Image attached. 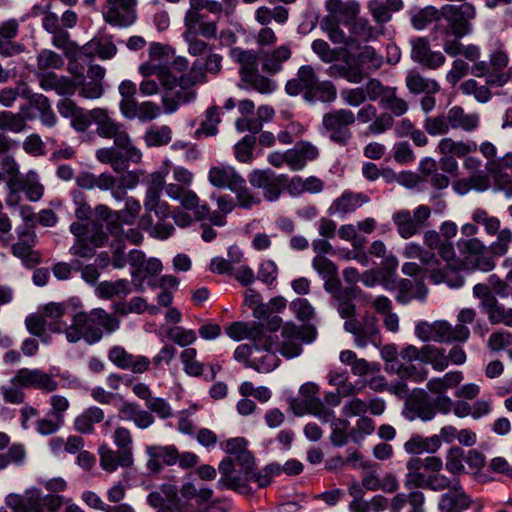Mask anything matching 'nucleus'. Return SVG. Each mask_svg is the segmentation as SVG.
Segmentation results:
<instances>
[{
  "mask_svg": "<svg viewBox=\"0 0 512 512\" xmlns=\"http://www.w3.org/2000/svg\"><path fill=\"white\" fill-rule=\"evenodd\" d=\"M119 326L118 318L102 308H95L90 312L74 314L69 327L65 329L57 325L52 329L58 334H64L69 343H77L83 339L91 345L103 338V330L110 334L118 330Z\"/></svg>",
  "mask_w": 512,
  "mask_h": 512,
  "instance_id": "nucleus-1",
  "label": "nucleus"
},
{
  "mask_svg": "<svg viewBox=\"0 0 512 512\" xmlns=\"http://www.w3.org/2000/svg\"><path fill=\"white\" fill-rule=\"evenodd\" d=\"M223 57L214 52H210L203 65L200 61L193 62L190 72L180 76V89L173 95L165 94L161 98L165 114H172L179 109L181 104H187L194 101L197 92L194 86L206 84L208 82L207 73L217 75L222 70Z\"/></svg>",
  "mask_w": 512,
  "mask_h": 512,
  "instance_id": "nucleus-2",
  "label": "nucleus"
},
{
  "mask_svg": "<svg viewBox=\"0 0 512 512\" xmlns=\"http://www.w3.org/2000/svg\"><path fill=\"white\" fill-rule=\"evenodd\" d=\"M174 183L165 186L166 195L179 203L186 211H193L196 220H203L210 216V208L207 204H201L197 193L190 189L194 180V174L185 167L173 168Z\"/></svg>",
  "mask_w": 512,
  "mask_h": 512,
  "instance_id": "nucleus-3",
  "label": "nucleus"
},
{
  "mask_svg": "<svg viewBox=\"0 0 512 512\" xmlns=\"http://www.w3.org/2000/svg\"><path fill=\"white\" fill-rule=\"evenodd\" d=\"M320 27L334 44H344L348 53L359 49L361 43L374 40L383 34L381 26H372L367 19L362 18L351 23L348 37L330 18H323Z\"/></svg>",
  "mask_w": 512,
  "mask_h": 512,
  "instance_id": "nucleus-4",
  "label": "nucleus"
},
{
  "mask_svg": "<svg viewBox=\"0 0 512 512\" xmlns=\"http://www.w3.org/2000/svg\"><path fill=\"white\" fill-rule=\"evenodd\" d=\"M139 73L142 81L139 84V92L144 97L159 94L160 87H163L165 94L173 95L172 92L176 86L180 87V77L173 74L171 69L164 64L155 63L154 61H146L139 65Z\"/></svg>",
  "mask_w": 512,
  "mask_h": 512,
  "instance_id": "nucleus-5",
  "label": "nucleus"
},
{
  "mask_svg": "<svg viewBox=\"0 0 512 512\" xmlns=\"http://www.w3.org/2000/svg\"><path fill=\"white\" fill-rule=\"evenodd\" d=\"M57 108L63 117L71 118V126L77 132L87 131L91 124L95 123L97 125V134L99 135L100 128L104 126L109 116L105 108L84 110L69 99L59 101Z\"/></svg>",
  "mask_w": 512,
  "mask_h": 512,
  "instance_id": "nucleus-6",
  "label": "nucleus"
},
{
  "mask_svg": "<svg viewBox=\"0 0 512 512\" xmlns=\"http://www.w3.org/2000/svg\"><path fill=\"white\" fill-rule=\"evenodd\" d=\"M476 8L469 2L461 5L446 4L440 9V18L447 21L453 36L462 38L473 31L471 21L476 18Z\"/></svg>",
  "mask_w": 512,
  "mask_h": 512,
  "instance_id": "nucleus-7",
  "label": "nucleus"
},
{
  "mask_svg": "<svg viewBox=\"0 0 512 512\" xmlns=\"http://www.w3.org/2000/svg\"><path fill=\"white\" fill-rule=\"evenodd\" d=\"M355 123V114L345 108L326 113L322 118V127L329 132V138L341 145H346L352 137L349 129Z\"/></svg>",
  "mask_w": 512,
  "mask_h": 512,
  "instance_id": "nucleus-8",
  "label": "nucleus"
},
{
  "mask_svg": "<svg viewBox=\"0 0 512 512\" xmlns=\"http://www.w3.org/2000/svg\"><path fill=\"white\" fill-rule=\"evenodd\" d=\"M430 215L431 208L429 206L419 205L415 208L413 214L407 209L397 211L393 214L392 221L399 236L403 239H409L425 226Z\"/></svg>",
  "mask_w": 512,
  "mask_h": 512,
  "instance_id": "nucleus-9",
  "label": "nucleus"
},
{
  "mask_svg": "<svg viewBox=\"0 0 512 512\" xmlns=\"http://www.w3.org/2000/svg\"><path fill=\"white\" fill-rule=\"evenodd\" d=\"M99 136L113 138L115 146L119 149L118 151L123 153L128 162L137 164L141 161L142 153L132 144L123 124L116 122L110 116H108L104 126L100 128Z\"/></svg>",
  "mask_w": 512,
  "mask_h": 512,
  "instance_id": "nucleus-10",
  "label": "nucleus"
},
{
  "mask_svg": "<svg viewBox=\"0 0 512 512\" xmlns=\"http://www.w3.org/2000/svg\"><path fill=\"white\" fill-rule=\"evenodd\" d=\"M313 330L297 327L293 323H286L281 330V343L276 344V350L288 359L299 356L302 352V342H311L314 339Z\"/></svg>",
  "mask_w": 512,
  "mask_h": 512,
  "instance_id": "nucleus-11",
  "label": "nucleus"
},
{
  "mask_svg": "<svg viewBox=\"0 0 512 512\" xmlns=\"http://www.w3.org/2000/svg\"><path fill=\"white\" fill-rule=\"evenodd\" d=\"M344 330L354 335L355 345L359 348L366 347L369 343L378 346L379 327L377 318L374 316H364L362 321L350 319L344 322Z\"/></svg>",
  "mask_w": 512,
  "mask_h": 512,
  "instance_id": "nucleus-12",
  "label": "nucleus"
},
{
  "mask_svg": "<svg viewBox=\"0 0 512 512\" xmlns=\"http://www.w3.org/2000/svg\"><path fill=\"white\" fill-rule=\"evenodd\" d=\"M221 477L218 480L219 487L234 490L242 495L252 494L249 486V477L243 473V468L236 467L232 458L223 459L218 466Z\"/></svg>",
  "mask_w": 512,
  "mask_h": 512,
  "instance_id": "nucleus-13",
  "label": "nucleus"
},
{
  "mask_svg": "<svg viewBox=\"0 0 512 512\" xmlns=\"http://www.w3.org/2000/svg\"><path fill=\"white\" fill-rule=\"evenodd\" d=\"M319 83L314 68L303 65L298 69L296 78L286 83L285 90L290 96H297L303 92L304 100L310 104L315 103V87Z\"/></svg>",
  "mask_w": 512,
  "mask_h": 512,
  "instance_id": "nucleus-14",
  "label": "nucleus"
},
{
  "mask_svg": "<svg viewBox=\"0 0 512 512\" xmlns=\"http://www.w3.org/2000/svg\"><path fill=\"white\" fill-rule=\"evenodd\" d=\"M225 332L227 336L234 341L250 339L257 352H260L261 347H266L271 344V335L266 334L263 326L259 323L250 325L245 322L236 321L227 326Z\"/></svg>",
  "mask_w": 512,
  "mask_h": 512,
  "instance_id": "nucleus-15",
  "label": "nucleus"
},
{
  "mask_svg": "<svg viewBox=\"0 0 512 512\" xmlns=\"http://www.w3.org/2000/svg\"><path fill=\"white\" fill-rule=\"evenodd\" d=\"M11 382L19 384L22 388H35L50 393L58 388V382L51 374L41 369L21 368L11 378Z\"/></svg>",
  "mask_w": 512,
  "mask_h": 512,
  "instance_id": "nucleus-16",
  "label": "nucleus"
},
{
  "mask_svg": "<svg viewBox=\"0 0 512 512\" xmlns=\"http://www.w3.org/2000/svg\"><path fill=\"white\" fill-rule=\"evenodd\" d=\"M250 184L263 190V195L268 201H276L286 182L284 175H276L271 170H254L248 176Z\"/></svg>",
  "mask_w": 512,
  "mask_h": 512,
  "instance_id": "nucleus-17",
  "label": "nucleus"
},
{
  "mask_svg": "<svg viewBox=\"0 0 512 512\" xmlns=\"http://www.w3.org/2000/svg\"><path fill=\"white\" fill-rule=\"evenodd\" d=\"M103 10L105 21L119 27L131 26L136 20V0H106Z\"/></svg>",
  "mask_w": 512,
  "mask_h": 512,
  "instance_id": "nucleus-18",
  "label": "nucleus"
},
{
  "mask_svg": "<svg viewBox=\"0 0 512 512\" xmlns=\"http://www.w3.org/2000/svg\"><path fill=\"white\" fill-rule=\"evenodd\" d=\"M360 124H368L367 131L371 135H380L390 130L394 125V119L388 112L378 114L377 108L372 104L363 105L355 115V121Z\"/></svg>",
  "mask_w": 512,
  "mask_h": 512,
  "instance_id": "nucleus-19",
  "label": "nucleus"
},
{
  "mask_svg": "<svg viewBox=\"0 0 512 512\" xmlns=\"http://www.w3.org/2000/svg\"><path fill=\"white\" fill-rule=\"evenodd\" d=\"M63 503L62 496H44L40 489L30 488L24 492L22 512H57Z\"/></svg>",
  "mask_w": 512,
  "mask_h": 512,
  "instance_id": "nucleus-20",
  "label": "nucleus"
},
{
  "mask_svg": "<svg viewBox=\"0 0 512 512\" xmlns=\"http://www.w3.org/2000/svg\"><path fill=\"white\" fill-rule=\"evenodd\" d=\"M473 504L477 505V509L482 508L481 504L475 502L460 486L459 482L444 493L439 500L438 506L442 512H465Z\"/></svg>",
  "mask_w": 512,
  "mask_h": 512,
  "instance_id": "nucleus-21",
  "label": "nucleus"
},
{
  "mask_svg": "<svg viewBox=\"0 0 512 512\" xmlns=\"http://www.w3.org/2000/svg\"><path fill=\"white\" fill-rule=\"evenodd\" d=\"M415 335L424 342L449 343L455 341L452 325L445 320H437L433 323L421 321L415 327Z\"/></svg>",
  "mask_w": 512,
  "mask_h": 512,
  "instance_id": "nucleus-22",
  "label": "nucleus"
},
{
  "mask_svg": "<svg viewBox=\"0 0 512 512\" xmlns=\"http://www.w3.org/2000/svg\"><path fill=\"white\" fill-rule=\"evenodd\" d=\"M105 69L100 65H91L87 72V78L83 77L76 84V90L81 97L89 100L99 99L103 93V79Z\"/></svg>",
  "mask_w": 512,
  "mask_h": 512,
  "instance_id": "nucleus-23",
  "label": "nucleus"
},
{
  "mask_svg": "<svg viewBox=\"0 0 512 512\" xmlns=\"http://www.w3.org/2000/svg\"><path fill=\"white\" fill-rule=\"evenodd\" d=\"M109 360L121 369L143 373L150 366V359L143 355H133L121 346H113L108 352Z\"/></svg>",
  "mask_w": 512,
  "mask_h": 512,
  "instance_id": "nucleus-24",
  "label": "nucleus"
},
{
  "mask_svg": "<svg viewBox=\"0 0 512 512\" xmlns=\"http://www.w3.org/2000/svg\"><path fill=\"white\" fill-rule=\"evenodd\" d=\"M411 58L429 69H436L445 63V56L439 51H432L429 42L424 38L411 41Z\"/></svg>",
  "mask_w": 512,
  "mask_h": 512,
  "instance_id": "nucleus-25",
  "label": "nucleus"
},
{
  "mask_svg": "<svg viewBox=\"0 0 512 512\" xmlns=\"http://www.w3.org/2000/svg\"><path fill=\"white\" fill-rule=\"evenodd\" d=\"M326 9L329 15L325 18L332 19L333 22L342 24L352 23L360 11V5L355 0H327Z\"/></svg>",
  "mask_w": 512,
  "mask_h": 512,
  "instance_id": "nucleus-26",
  "label": "nucleus"
},
{
  "mask_svg": "<svg viewBox=\"0 0 512 512\" xmlns=\"http://www.w3.org/2000/svg\"><path fill=\"white\" fill-rule=\"evenodd\" d=\"M19 30V21L8 19L0 24V53L3 56L11 57L22 53L25 49L23 44L11 42Z\"/></svg>",
  "mask_w": 512,
  "mask_h": 512,
  "instance_id": "nucleus-27",
  "label": "nucleus"
},
{
  "mask_svg": "<svg viewBox=\"0 0 512 512\" xmlns=\"http://www.w3.org/2000/svg\"><path fill=\"white\" fill-rule=\"evenodd\" d=\"M208 180L216 188L235 189L243 182V177L236 169L229 165L211 167L208 172Z\"/></svg>",
  "mask_w": 512,
  "mask_h": 512,
  "instance_id": "nucleus-28",
  "label": "nucleus"
},
{
  "mask_svg": "<svg viewBox=\"0 0 512 512\" xmlns=\"http://www.w3.org/2000/svg\"><path fill=\"white\" fill-rule=\"evenodd\" d=\"M435 415L436 411L434 405L426 396L410 397L405 402L403 416L409 421H414L416 419L431 421Z\"/></svg>",
  "mask_w": 512,
  "mask_h": 512,
  "instance_id": "nucleus-29",
  "label": "nucleus"
},
{
  "mask_svg": "<svg viewBox=\"0 0 512 512\" xmlns=\"http://www.w3.org/2000/svg\"><path fill=\"white\" fill-rule=\"evenodd\" d=\"M319 156L318 148L310 142L301 141L288 149V166L293 171L304 169L307 162L317 159Z\"/></svg>",
  "mask_w": 512,
  "mask_h": 512,
  "instance_id": "nucleus-30",
  "label": "nucleus"
},
{
  "mask_svg": "<svg viewBox=\"0 0 512 512\" xmlns=\"http://www.w3.org/2000/svg\"><path fill=\"white\" fill-rule=\"evenodd\" d=\"M118 411L121 419L132 421L137 428L142 430L149 428L155 422L152 414L130 401H123Z\"/></svg>",
  "mask_w": 512,
  "mask_h": 512,
  "instance_id": "nucleus-31",
  "label": "nucleus"
},
{
  "mask_svg": "<svg viewBox=\"0 0 512 512\" xmlns=\"http://www.w3.org/2000/svg\"><path fill=\"white\" fill-rule=\"evenodd\" d=\"M291 57L288 45H282L273 50L262 51L260 60L262 70L269 74H276L282 70V64Z\"/></svg>",
  "mask_w": 512,
  "mask_h": 512,
  "instance_id": "nucleus-32",
  "label": "nucleus"
},
{
  "mask_svg": "<svg viewBox=\"0 0 512 512\" xmlns=\"http://www.w3.org/2000/svg\"><path fill=\"white\" fill-rule=\"evenodd\" d=\"M40 87L45 90H54L57 94L71 96L76 92V84L66 76L55 73H42L39 78Z\"/></svg>",
  "mask_w": 512,
  "mask_h": 512,
  "instance_id": "nucleus-33",
  "label": "nucleus"
},
{
  "mask_svg": "<svg viewBox=\"0 0 512 512\" xmlns=\"http://www.w3.org/2000/svg\"><path fill=\"white\" fill-rule=\"evenodd\" d=\"M133 464V455L130 449L113 451L100 449V465L107 472H114L119 466L130 467Z\"/></svg>",
  "mask_w": 512,
  "mask_h": 512,
  "instance_id": "nucleus-34",
  "label": "nucleus"
},
{
  "mask_svg": "<svg viewBox=\"0 0 512 512\" xmlns=\"http://www.w3.org/2000/svg\"><path fill=\"white\" fill-rule=\"evenodd\" d=\"M276 342L271 335V344L261 347L260 352L254 349L251 366L259 372L268 373L274 370L279 364V357L276 354Z\"/></svg>",
  "mask_w": 512,
  "mask_h": 512,
  "instance_id": "nucleus-35",
  "label": "nucleus"
},
{
  "mask_svg": "<svg viewBox=\"0 0 512 512\" xmlns=\"http://www.w3.org/2000/svg\"><path fill=\"white\" fill-rule=\"evenodd\" d=\"M456 481H452L447 476L438 473L426 476L425 474H414L413 480H406V487L428 488L434 491L451 489Z\"/></svg>",
  "mask_w": 512,
  "mask_h": 512,
  "instance_id": "nucleus-36",
  "label": "nucleus"
},
{
  "mask_svg": "<svg viewBox=\"0 0 512 512\" xmlns=\"http://www.w3.org/2000/svg\"><path fill=\"white\" fill-rule=\"evenodd\" d=\"M447 116L450 129H462L469 132L479 125V115L477 113H466L460 106L450 108Z\"/></svg>",
  "mask_w": 512,
  "mask_h": 512,
  "instance_id": "nucleus-37",
  "label": "nucleus"
},
{
  "mask_svg": "<svg viewBox=\"0 0 512 512\" xmlns=\"http://www.w3.org/2000/svg\"><path fill=\"white\" fill-rule=\"evenodd\" d=\"M104 417L105 414L101 408L91 406L74 419V430L81 434H92L94 432V425L102 422Z\"/></svg>",
  "mask_w": 512,
  "mask_h": 512,
  "instance_id": "nucleus-38",
  "label": "nucleus"
},
{
  "mask_svg": "<svg viewBox=\"0 0 512 512\" xmlns=\"http://www.w3.org/2000/svg\"><path fill=\"white\" fill-rule=\"evenodd\" d=\"M441 447V441L436 435L430 437H423L422 435H413L404 444V450L413 455H419L423 453H435Z\"/></svg>",
  "mask_w": 512,
  "mask_h": 512,
  "instance_id": "nucleus-39",
  "label": "nucleus"
},
{
  "mask_svg": "<svg viewBox=\"0 0 512 512\" xmlns=\"http://www.w3.org/2000/svg\"><path fill=\"white\" fill-rule=\"evenodd\" d=\"M231 57L240 64L239 73L243 82L258 73V59L254 51L234 48Z\"/></svg>",
  "mask_w": 512,
  "mask_h": 512,
  "instance_id": "nucleus-40",
  "label": "nucleus"
},
{
  "mask_svg": "<svg viewBox=\"0 0 512 512\" xmlns=\"http://www.w3.org/2000/svg\"><path fill=\"white\" fill-rule=\"evenodd\" d=\"M131 293L130 282L127 279L115 281H102L97 284L95 294L101 299H112L114 297L124 298Z\"/></svg>",
  "mask_w": 512,
  "mask_h": 512,
  "instance_id": "nucleus-41",
  "label": "nucleus"
},
{
  "mask_svg": "<svg viewBox=\"0 0 512 512\" xmlns=\"http://www.w3.org/2000/svg\"><path fill=\"white\" fill-rule=\"evenodd\" d=\"M406 480H413L414 474H424L421 469H425L433 474H438L443 468V461L436 456H428L424 459L413 457L406 463Z\"/></svg>",
  "mask_w": 512,
  "mask_h": 512,
  "instance_id": "nucleus-42",
  "label": "nucleus"
},
{
  "mask_svg": "<svg viewBox=\"0 0 512 512\" xmlns=\"http://www.w3.org/2000/svg\"><path fill=\"white\" fill-rule=\"evenodd\" d=\"M332 78H344L352 84H359L364 79V73L358 64L332 63L326 70Z\"/></svg>",
  "mask_w": 512,
  "mask_h": 512,
  "instance_id": "nucleus-43",
  "label": "nucleus"
},
{
  "mask_svg": "<svg viewBox=\"0 0 512 512\" xmlns=\"http://www.w3.org/2000/svg\"><path fill=\"white\" fill-rule=\"evenodd\" d=\"M406 87L413 94H435L440 90V85L435 80L426 78L414 70L407 74Z\"/></svg>",
  "mask_w": 512,
  "mask_h": 512,
  "instance_id": "nucleus-44",
  "label": "nucleus"
},
{
  "mask_svg": "<svg viewBox=\"0 0 512 512\" xmlns=\"http://www.w3.org/2000/svg\"><path fill=\"white\" fill-rule=\"evenodd\" d=\"M490 180L484 171L472 174L468 178H462L456 181L453 189L460 195H465L471 190L485 191L489 188Z\"/></svg>",
  "mask_w": 512,
  "mask_h": 512,
  "instance_id": "nucleus-45",
  "label": "nucleus"
},
{
  "mask_svg": "<svg viewBox=\"0 0 512 512\" xmlns=\"http://www.w3.org/2000/svg\"><path fill=\"white\" fill-rule=\"evenodd\" d=\"M138 226L140 229L147 231L151 237L159 240L169 238L175 230L172 224L165 223L164 220H159L154 225L153 219L149 214H144L140 217Z\"/></svg>",
  "mask_w": 512,
  "mask_h": 512,
  "instance_id": "nucleus-46",
  "label": "nucleus"
},
{
  "mask_svg": "<svg viewBox=\"0 0 512 512\" xmlns=\"http://www.w3.org/2000/svg\"><path fill=\"white\" fill-rule=\"evenodd\" d=\"M145 214L154 213L158 220H165L171 215L168 202L161 199V194L157 192L146 191L144 198Z\"/></svg>",
  "mask_w": 512,
  "mask_h": 512,
  "instance_id": "nucleus-47",
  "label": "nucleus"
},
{
  "mask_svg": "<svg viewBox=\"0 0 512 512\" xmlns=\"http://www.w3.org/2000/svg\"><path fill=\"white\" fill-rule=\"evenodd\" d=\"M288 17L289 10L280 5L272 9L267 6H260L255 11L256 21L263 26H267L272 20L278 24H284L288 20Z\"/></svg>",
  "mask_w": 512,
  "mask_h": 512,
  "instance_id": "nucleus-48",
  "label": "nucleus"
},
{
  "mask_svg": "<svg viewBox=\"0 0 512 512\" xmlns=\"http://www.w3.org/2000/svg\"><path fill=\"white\" fill-rule=\"evenodd\" d=\"M439 152L443 155H454L464 157L468 153L475 151L477 145L475 142L455 141L452 138H443L437 146Z\"/></svg>",
  "mask_w": 512,
  "mask_h": 512,
  "instance_id": "nucleus-49",
  "label": "nucleus"
},
{
  "mask_svg": "<svg viewBox=\"0 0 512 512\" xmlns=\"http://www.w3.org/2000/svg\"><path fill=\"white\" fill-rule=\"evenodd\" d=\"M463 380V374L460 371L446 373L443 377L432 378L427 382V389L436 394H443L448 389L458 386Z\"/></svg>",
  "mask_w": 512,
  "mask_h": 512,
  "instance_id": "nucleus-50",
  "label": "nucleus"
},
{
  "mask_svg": "<svg viewBox=\"0 0 512 512\" xmlns=\"http://www.w3.org/2000/svg\"><path fill=\"white\" fill-rule=\"evenodd\" d=\"M99 162L109 164L116 173H122L128 168V161L121 151L115 148H101L96 151Z\"/></svg>",
  "mask_w": 512,
  "mask_h": 512,
  "instance_id": "nucleus-51",
  "label": "nucleus"
},
{
  "mask_svg": "<svg viewBox=\"0 0 512 512\" xmlns=\"http://www.w3.org/2000/svg\"><path fill=\"white\" fill-rule=\"evenodd\" d=\"M476 317V311L472 308L461 309L457 315L458 323L452 327V334L455 341L466 342L470 337V330L467 324H471Z\"/></svg>",
  "mask_w": 512,
  "mask_h": 512,
  "instance_id": "nucleus-52",
  "label": "nucleus"
},
{
  "mask_svg": "<svg viewBox=\"0 0 512 512\" xmlns=\"http://www.w3.org/2000/svg\"><path fill=\"white\" fill-rule=\"evenodd\" d=\"M361 294V290L357 287H354L350 290V293H345L334 300V306L342 319L345 321L350 319H357V309L355 304L352 302L354 298Z\"/></svg>",
  "mask_w": 512,
  "mask_h": 512,
  "instance_id": "nucleus-53",
  "label": "nucleus"
},
{
  "mask_svg": "<svg viewBox=\"0 0 512 512\" xmlns=\"http://www.w3.org/2000/svg\"><path fill=\"white\" fill-rule=\"evenodd\" d=\"M458 268L447 265L443 270H433L430 278L435 284L446 283L450 288L458 289L464 285V278Z\"/></svg>",
  "mask_w": 512,
  "mask_h": 512,
  "instance_id": "nucleus-54",
  "label": "nucleus"
},
{
  "mask_svg": "<svg viewBox=\"0 0 512 512\" xmlns=\"http://www.w3.org/2000/svg\"><path fill=\"white\" fill-rule=\"evenodd\" d=\"M31 118L25 108H22L20 113L3 111L0 113V129L19 133L24 130L26 120Z\"/></svg>",
  "mask_w": 512,
  "mask_h": 512,
  "instance_id": "nucleus-55",
  "label": "nucleus"
},
{
  "mask_svg": "<svg viewBox=\"0 0 512 512\" xmlns=\"http://www.w3.org/2000/svg\"><path fill=\"white\" fill-rule=\"evenodd\" d=\"M64 65V59L58 53L50 49H42L37 55V76L42 73H50L49 70L60 69Z\"/></svg>",
  "mask_w": 512,
  "mask_h": 512,
  "instance_id": "nucleus-56",
  "label": "nucleus"
},
{
  "mask_svg": "<svg viewBox=\"0 0 512 512\" xmlns=\"http://www.w3.org/2000/svg\"><path fill=\"white\" fill-rule=\"evenodd\" d=\"M422 364H430L436 371H444L448 367V357L444 350L433 345L422 347Z\"/></svg>",
  "mask_w": 512,
  "mask_h": 512,
  "instance_id": "nucleus-57",
  "label": "nucleus"
},
{
  "mask_svg": "<svg viewBox=\"0 0 512 512\" xmlns=\"http://www.w3.org/2000/svg\"><path fill=\"white\" fill-rule=\"evenodd\" d=\"M471 219L475 224L481 225L489 236L496 235L501 227L500 219L482 208L474 209Z\"/></svg>",
  "mask_w": 512,
  "mask_h": 512,
  "instance_id": "nucleus-58",
  "label": "nucleus"
},
{
  "mask_svg": "<svg viewBox=\"0 0 512 512\" xmlns=\"http://www.w3.org/2000/svg\"><path fill=\"white\" fill-rule=\"evenodd\" d=\"M172 140V130L167 125L152 126L150 127L145 135L144 141L149 147H159L167 145Z\"/></svg>",
  "mask_w": 512,
  "mask_h": 512,
  "instance_id": "nucleus-59",
  "label": "nucleus"
},
{
  "mask_svg": "<svg viewBox=\"0 0 512 512\" xmlns=\"http://www.w3.org/2000/svg\"><path fill=\"white\" fill-rule=\"evenodd\" d=\"M143 175L141 171H127L120 177L116 178L117 190L114 193V199L117 201H123L126 197L127 191L134 189L140 181V177Z\"/></svg>",
  "mask_w": 512,
  "mask_h": 512,
  "instance_id": "nucleus-60",
  "label": "nucleus"
},
{
  "mask_svg": "<svg viewBox=\"0 0 512 512\" xmlns=\"http://www.w3.org/2000/svg\"><path fill=\"white\" fill-rule=\"evenodd\" d=\"M485 311L492 325L503 324L512 327V308H507L496 300Z\"/></svg>",
  "mask_w": 512,
  "mask_h": 512,
  "instance_id": "nucleus-61",
  "label": "nucleus"
},
{
  "mask_svg": "<svg viewBox=\"0 0 512 512\" xmlns=\"http://www.w3.org/2000/svg\"><path fill=\"white\" fill-rule=\"evenodd\" d=\"M94 53H96L101 59L106 60L116 55L117 48L111 42L102 43L100 41L93 40L78 49L79 55L88 54L89 57H91Z\"/></svg>",
  "mask_w": 512,
  "mask_h": 512,
  "instance_id": "nucleus-62",
  "label": "nucleus"
},
{
  "mask_svg": "<svg viewBox=\"0 0 512 512\" xmlns=\"http://www.w3.org/2000/svg\"><path fill=\"white\" fill-rule=\"evenodd\" d=\"M387 507L388 499L382 495H375L370 500L351 502L349 505L351 512H383Z\"/></svg>",
  "mask_w": 512,
  "mask_h": 512,
  "instance_id": "nucleus-63",
  "label": "nucleus"
},
{
  "mask_svg": "<svg viewBox=\"0 0 512 512\" xmlns=\"http://www.w3.org/2000/svg\"><path fill=\"white\" fill-rule=\"evenodd\" d=\"M464 450L458 446L449 448L445 456V468L453 475H461L465 472Z\"/></svg>",
  "mask_w": 512,
  "mask_h": 512,
  "instance_id": "nucleus-64",
  "label": "nucleus"
}]
</instances>
